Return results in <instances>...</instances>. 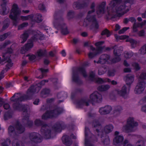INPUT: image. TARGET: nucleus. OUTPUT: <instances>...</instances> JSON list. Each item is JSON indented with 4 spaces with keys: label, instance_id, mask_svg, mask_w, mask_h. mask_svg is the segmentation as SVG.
Returning a JSON list of instances; mask_svg holds the SVG:
<instances>
[{
    "label": "nucleus",
    "instance_id": "obj_31",
    "mask_svg": "<svg viewBox=\"0 0 146 146\" xmlns=\"http://www.w3.org/2000/svg\"><path fill=\"white\" fill-rule=\"evenodd\" d=\"M33 46V44L32 41H31L30 42H28L22 48L21 51L23 50L24 51H28Z\"/></svg>",
    "mask_w": 146,
    "mask_h": 146
},
{
    "label": "nucleus",
    "instance_id": "obj_1",
    "mask_svg": "<svg viewBox=\"0 0 146 146\" xmlns=\"http://www.w3.org/2000/svg\"><path fill=\"white\" fill-rule=\"evenodd\" d=\"M63 12L61 10L56 11L54 15V21L53 25L54 27L58 30H61V33L63 35L68 34L69 32L66 24L64 23L62 17Z\"/></svg>",
    "mask_w": 146,
    "mask_h": 146
},
{
    "label": "nucleus",
    "instance_id": "obj_33",
    "mask_svg": "<svg viewBox=\"0 0 146 146\" xmlns=\"http://www.w3.org/2000/svg\"><path fill=\"white\" fill-rule=\"evenodd\" d=\"M106 5V2H102L99 5L98 10L100 13L104 14L105 12V6Z\"/></svg>",
    "mask_w": 146,
    "mask_h": 146
},
{
    "label": "nucleus",
    "instance_id": "obj_48",
    "mask_svg": "<svg viewBox=\"0 0 146 146\" xmlns=\"http://www.w3.org/2000/svg\"><path fill=\"white\" fill-rule=\"evenodd\" d=\"M13 52V50L11 46L10 47L7 48L6 50V52L3 53L2 57H4L6 56H7L6 55L7 54H12Z\"/></svg>",
    "mask_w": 146,
    "mask_h": 146
},
{
    "label": "nucleus",
    "instance_id": "obj_16",
    "mask_svg": "<svg viewBox=\"0 0 146 146\" xmlns=\"http://www.w3.org/2000/svg\"><path fill=\"white\" fill-rule=\"evenodd\" d=\"M146 84V83L145 81L139 82L135 89V93L137 94L142 93L145 89Z\"/></svg>",
    "mask_w": 146,
    "mask_h": 146
},
{
    "label": "nucleus",
    "instance_id": "obj_28",
    "mask_svg": "<svg viewBox=\"0 0 146 146\" xmlns=\"http://www.w3.org/2000/svg\"><path fill=\"white\" fill-rule=\"evenodd\" d=\"M118 8L117 7L116 8V14L114 15H115V19L117 17H120L123 15L125 13L129 11V8H127L126 9H123L121 11H117V9Z\"/></svg>",
    "mask_w": 146,
    "mask_h": 146
},
{
    "label": "nucleus",
    "instance_id": "obj_15",
    "mask_svg": "<svg viewBox=\"0 0 146 146\" xmlns=\"http://www.w3.org/2000/svg\"><path fill=\"white\" fill-rule=\"evenodd\" d=\"M95 73L93 71H91L89 73V78L92 82H94L98 84H102L105 82V81L101 78H95Z\"/></svg>",
    "mask_w": 146,
    "mask_h": 146
},
{
    "label": "nucleus",
    "instance_id": "obj_56",
    "mask_svg": "<svg viewBox=\"0 0 146 146\" xmlns=\"http://www.w3.org/2000/svg\"><path fill=\"white\" fill-rule=\"evenodd\" d=\"M8 131L9 133L10 134H11L13 133L16 134L15 128L12 125H10L9 126L8 128Z\"/></svg>",
    "mask_w": 146,
    "mask_h": 146
},
{
    "label": "nucleus",
    "instance_id": "obj_53",
    "mask_svg": "<svg viewBox=\"0 0 146 146\" xmlns=\"http://www.w3.org/2000/svg\"><path fill=\"white\" fill-rule=\"evenodd\" d=\"M10 34L9 32L5 33L0 36V41H3L5 40Z\"/></svg>",
    "mask_w": 146,
    "mask_h": 146
},
{
    "label": "nucleus",
    "instance_id": "obj_64",
    "mask_svg": "<svg viewBox=\"0 0 146 146\" xmlns=\"http://www.w3.org/2000/svg\"><path fill=\"white\" fill-rule=\"evenodd\" d=\"M97 55V53L95 52H90L88 54V57L90 58H92Z\"/></svg>",
    "mask_w": 146,
    "mask_h": 146
},
{
    "label": "nucleus",
    "instance_id": "obj_36",
    "mask_svg": "<svg viewBox=\"0 0 146 146\" xmlns=\"http://www.w3.org/2000/svg\"><path fill=\"white\" fill-rule=\"evenodd\" d=\"M12 145V146H25L24 144L22 141L17 139L13 140Z\"/></svg>",
    "mask_w": 146,
    "mask_h": 146
},
{
    "label": "nucleus",
    "instance_id": "obj_51",
    "mask_svg": "<svg viewBox=\"0 0 146 146\" xmlns=\"http://www.w3.org/2000/svg\"><path fill=\"white\" fill-rule=\"evenodd\" d=\"M75 13L72 11H70L67 13V15L68 17V19L70 20L74 18L75 16Z\"/></svg>",
    "mask_w": 146,
    "mask_h": 146
},
{
    "label": "nucleus",
    "instance_id": "obj_29",
    "mask_svg": "<svg viewBox=\"0 0 146 146\" xmlns=\"http://www.w3.org/2000/svg\"><path fill=\"white\" fill-rule=\"evenodd\" d=\"M73 7H75L77 9H82L88 6V4L85 2L81 4L79 2L76 1L73 4Z\"/></svg>",
    "mask_w": 146,
    "mask_h": 146
},
{
    "label": "nucleus",
    "instance_id": "obj_24",
    "mask_svg": "<svg viewBox=\"0 0 146 146\" xmlns=\"http://www.w3.org/2000/svg\"><path fill=\"white\" fill-rule=\"evenodd\" d=\"M62 140L63 143L66 145L70 146L72 144V141L69 136L67 135H63L62 137Z\"/></svg>",
    "mask_w": 146,
    "mask_h": 146
},
{
    "label": "nucleus",
    "instance_id": "obj_46",
    "mask_svg": "<svg viewBox=\"0 0 146 146\" xmlns=\"http://www.w3.org/2000/svg\"><path fill=\"white\" fill-rule=\"evenodd\" d=\"M4 24L2 27V29L5 30L9 26L10 23V20L8 18L6 19L4 21Z\"/></svg>",
    "mask_w": 146,
    "mask_h": 146
},
{
    "label": "nucleus",
    "instance_id": "obj_49",
    "mask_svg": "<svg viewBox=\"0 0 146 146\" xmlns=\"http://www.w3.org/2000/svg\"><path fill=\"white\" fill-rule=\"evenodd\" d=\"M145 80H146V72H143L139 76V82L144 81Z\"/></svg>",
    "mask_w": 146,
    "mask_h": 146
},
{
    "label": "nucleus",
    "instance_id": "obj_52",
    "mask_svg": "<svg viewBox=\"0 0 146 146\" xmlns=\"http://www.w3.org/2000/svg\"><path fill=\"white\" fill-rule=\"evenodd\" d=\"M11 43V42L9 40H6L3 44L0 45V49L1 50L5 48L8 45Z\"/></svg>",
    "mask_w": 146,
    "mask_h": 146
},
{
    "label": "nucleus",
    "instance_id": "obj_22",
    "mask_svg": "<svg viewBox=\"0 0 146 146\" xmlns=\"http://www.w3.org/2000/svg\"><path fill=\"white\" fill-rule=\"evenodd\" d=\"M123 140L124 137L122 135L116 136L113 140V144L116 146H120L122 144Z\"/></svg>",
    "mask_w": 146,
    "mask_h": 146
},
{
    "label": "nucleus",
    "instance_id": "obj_17",
    "mask_svg": "<svg viewBox=\"0 0 146 146\" xmlns=\"http://www.w3.org/2000/svg\"><path fill=\"white\" fill-rule=\"evenodd\" d=\"M123 3H122L118 7L117 9V11H121L123 9H126L127 8L129 9L130 8L131 5L134 3V0H125Z\"/></svg>",
    "mask_w": 146,
    "mask_h": 146
},
{
    "label": "nucleus",
    "instance_id": "obj_18",
    "mask_svg": "<svg viewBox=\"0 0 146 146\" xmlns=\"http://www.w3.org/2000/svg\"><path fill=\"white\" fill-rule=\"evenodd\" d=\"M96 131L98 133V136L100 137L101 138L102 142L105 145H108L110 143V140L108 136H106L105 138L103 139L104 137V133L102 131H100V129H96Z\"/></svg>",
    "mask_w": 146,
    "mask_h": 146
},
{
    "label": "nucleus",
    "instance_id": "obj_54",
    "mask_svg": "<svg viewBox=\"0 0 146 146\" xmlns=\"http://www.w3.org/2000/svg\"><path fill=\"white\" fill-rule=\"evenodd\" d=\"M11 141L9 139L7 138L4 142L1 143V146H9Z\"/></svg>",
    "mask_w": 146,
    "mask_h": 146
},
{
    "label": "nucleus",
    "instance_id": "obj_4",
    "mask_svg": "<svg viewBox=\"0 0 146 146\" xmlns=\"http://www.w3.org/2000/svg\"><path fill=\"white\" fill-rule=\"evenodd\" d=\"M63 109L60 107H56L52 110H47L42 116V119L43 120H47L56 117L59 115L63 112Z\"/></svg>",
    "mask_w": 146,
    "mask_h": 146
},
{
    "label": "nucleus",
    "instance_id": "obj_34",
    "mask_svg": "<svg viewBox=\"0 0 146 146\" xmlns=\"http://www.w3.org/2000/svg\"><path fill=\"white\" fill-rule=\"evenodd\" d=\"M122 110V108L121 106H116L113 110V114L115 116H118L120 114Z\"/></svg>",
    "mask_w": 146,
    "mask_h": 146
},
{
    "label": "nucleus",
    "instance_id": "obj_50",
    "mask_svg": "<svg viewBox=\"0 0 146 146\" xmlns=\"http://www.w3.org/2000/svg\"><path fill=\"white\" fill-rule=\"evenodd\" d=\"M101 35L102 36L106 35L107 37H109L111 36V34L110 31L107 29H106L102 31Z\"/></svg>",
    "mask_w": 146,
    "mask_h": 146
},
{
    "label": "nucleus",
    "instance_id": "obj_7",
    "mask_svg": "<svg viewBox=\"0 0 146 146\" xmlns=\"http://www.w3.org/2000/svg\"><path fill=\"white\" fill-rule=\"evenodd\" d=\"M92 126L94 128H97V129L100 130V131H103L101 130L102 126L101 124L100 123L99 121L97 119H94L93 122ZM113 127L112 125L109 124L106 126L104 129V131L106 134H108L111 132L113 129Z\"/></svg>",
    "mask_w": 146,
    "mask_h": 146
},
{
    "label": "nucleus",
    "instance_id": "obj_20",
    "mask_svg": "<svg viewBox=\"0 0 146 146\" xmlns=\"http://www.w3.org/2000/svg\"><path fill=\"white\" fill-rule=\"evenodd\" d=\"M110 58L109 55L107 54H103L99 57V60L97 61V63L104 64L108 62Z\"/></svg>",
    "mask_w": 146,
    "mask_h": 146
},
{
    "label": "nucleus",
    "instance_id": "obj_19",
    "mask_svg": "<svg viewBox=\"0 0 146 146\" xmlns=\"http://www.w3.org/2000/svg\"><path fill=\"white\" fill-rule=\"evenodd\" d=\"M112 110V108L111 106L107 105L100 108L99 112L101 115H106L110 113Z\"/></svg>",
    "mask_w": 146,
    "mask_h": 146
},
{
    "label": "nucleus",
    "instance_id": "obj_6",
    "mask_svg": "<svg viewBox=\"0 0 146 146\" xmlns=\"http://www.w3.org/2000/svg\"><path fill=\"white\" fill-rule=\"evenodd\" d=\"M21 12V11L18 5L16 3L12 5L9 17L11 20L14 21L13 24L15 26L17 25V21Z\"/></svg>",
    "mask_w": 146,
    "mask_h": 146
},
{
    "label": "nucleus",
    "instance_id": "obj_25",
    "mask_svg": "<svg viewBox=\"0 0 146 146\" xmlns=\"http://www.w3.org/2000/svg\"><path fill=\"white\" fill-rule=\"evenodd\" d=\"M3 1V3L1 5L2 7V9L0 10V13L1 14L3 15H6L8 13L9 10L7 11V9L6 7V5L7 2L6 0H2Z\"/></svg>",
    "mask_w": 146,
    "mask_h": 146
},
{
    "label": "nucleus",
    "instance_id": "obj_37",
    "mask_svg": "<svg viewBox=\"0 0 146 146\" xmlns=\"http://www.w3.org/2000/svg\"><path fill=\"white\" fill-rule=\"evenodd\" d=\"M86 19L88 22H92L93 23H94L97 20L95 15H87Z\"/></svg>",
    "mask_w": 146,
    "mask_h": 146
},
{
    "label": "nucleus",
    "instance_id": "obj_42",
    "mask_svg": "<svg viewBox=\"0 0 146 146\" xmlns=\"http://www.w3.org/2000/svg\"><path fill=\"white\" fill-rule=\"evenodd\" d=\"M12 113L11 111L9 110L6 112L4 115V118L5 120H7L12 117Z\"/></svg>",
    "mask_w": 146,
    "mask_h": 146
},
{
    "label": "nucleus",
    "instance_id": "obj_11",
    "mask_svg": "<svg viewBox=\"0 0 146 146\" xmlns=\"http://www.w3.org/2000/svg\"><path fill=\"white\" fill-rule=\"evenodd\" d=\"M67 125L62 121L56 122L52 127V129L56 132L60 133L62 130L65 129Z\"/></svg>",
    "mask_w": 146,
    "mask_h": 146
},
{
    "label": "nucleus",
    "instance_id": "obj_44",
    "mask_svg": "<svg viewBox=\"0 0 146 146\" xmlns=\"http://www.w3.org/2000/svg\"><path fill=\"white\" fill-rule=\"evenodd\" d=\"M115 16L114 15H113L112 13L108 12L107 14L105 16V19L107 21L110 20L112 21L113 19H115Z\"/></svg>",
    "mask_w": 146,
    "mask_h": 146
},
{
    "label": "nucleus",
    "instance_id": "obj_57",
    "mask_svg": "<svg viewBox=\"0 0 146 146\" xmlns=\"http://www.w3.org/2000/svg\"><path fill=\"white\" fill-rule=\"evenodd\" d=\"M139 51L142 54H146V44L141 47Z\"/></svg>",
    "mask_w": 146,
    "mask_h": 146
},
{
    "label": "nucleus",
    "instance_id": "obj_60",
    "mask_svg": "<svg viewBox=\"0 0 146 146\" xmlns=\"http://www.w3.org/2000/svg\"><path fill=\"white\" fill-rule=\"evenodd\" d=\"M132 66L134 68L135 70L136 71H138L140 69V67L139 64L135 62L133 63Z\"/></svg>",
    "mask_w": 146,
    "mask_h": 146
},
{
    "label": "nucleus",
    "instance_id": "obj_5",
    "mask_svg": "<svg viewBox=\"0 0 146 146\" xmlns=\"http://www.w3.org/2000/svg\"><path fill=\"white\" fill-rule=\"evenodd\" d=\"M90 100L86 101V99L84 100V105L86 106L89 105V103H91L93 105H94L95 103H100L102 102V95L98 92L95 91L90 96Z\"/></svg>",
    "mask_w": 146,
    "mask_h": 146
},
{
    "label": "nucleus",
    "instance_id": "obj_47",
    "mask_svg": "<svg viewBox=\"0 0 146 146\" xmlns=\"http://www.w3.org/2000/svg\"><path fill=\"white\" fill-rule=\"evenodd\" d=\"M133 55V53L131 51H125L124 53V57L126 59H129Z\"/></svg>",
    "mask_w": 146,
    "mask_h": 146
},
{
    "label": "nucleus",
    "instance_id": "obj_23",
    "mask_svg": "<svg viewBox=\"0 0 146 146\" xmlns=\"http://www.w3.org/2000/svg\"><path fill=\"white\" fill-rule=\"evenodd\" d=\"M124 79L125 81L126 84L129 86L130 88L131 85L134 80V76L133 75L128 74L124 77Z\"/></svg>",
    "mask_w": 146,
    "mask_h": 146
},
{
    "label": "nucleus",
    "instance_id": "obj_9",
    "mask_svg": "<svg viewBox=\"0 0 146 146\" xmlns=\"http://www.w3.org/2000/svg\"><path fill=\"white\" fill-rule=\"evenodd\" d=\"M31 100L26 94L22 95L20 93H16L11 98V101L13 102H21L27 100Z\"/></svg>",
    "mask_w": 146,
    "mask_h": 146
},
{
    "label": "nucleus",
    "instance_id": "obj_3",
    "mask_svg": "<svg viewBox=\"0 0 146 146\" xmlns=\"http://www.w3.org/2000/svg\"><path fill=\"white\" fill-rule=\"evenodd\" d=\"M34 123L36 126H41L40 131L45 139H48L52 138L51 135V131L50 129L47 128L48 127L47 124L44 123L43 121L38 119L35 120Z\"/></svg>",
    "mask_w": 146,
    "mask_h": 146
},
{
    "label": "nucleus",
    "instance_id": "obj_63",
    "mask_svg": "<svg viewBox=\"0 0 146 146\" xmlns=\"http://www.w3.org/2000/svg\"><path fill=\"white\" fill-rule=\"evenodd\" d=\"M137 146H145V143L141 140H138L136 143V144H137Z\"/></svg>",
    "mask_w": 146,
    "mask_h": 146
},
{
    "label": "nucleus",
    "instance_id": "obj_26",
    "mask_svg": "<svg viewBox=\"0 0 146 146\" xmlns=\"http://www.w3.org/2000/svg\"><path fill=\"white\" fill-rule=\"evenodd\" d=\"M15 127L18 133L19 134L23 133L25 131V128L24 127L19 121H17L15 125Z\"/></svg>",
    "mask_w": 146,
    "mask_h": 146
},
{
    "label": "nucleus",
    "instance_id": "obj_30",
    "mask_svg": "<svg viewBox=\"0 0 146 146\" xmlns=\"http://www.w3.org/2000/svg\"><path fill=\"white\" fill-rule=\"evenodd\" d=\"M29 36V31L25 30L24 31L23 33L21 35L20 38L22 40L21 43H24L27 40Z\"/></svg>",
    "mask_w": 146,
    "mask_h": 146
},
{
    "label": "nucleus",
    "instance_id": "obj_41",
    "mask_svg": "<svg viewBox=\"0 0 146 146\" xmlns=\"http://www.w3.org/2000/svg\"><path fill=\"white\" fill-rule=\"evenodd\" d=\"M50 92V90L49 89L44 88L43 89L41 92L40 96L42 97H44L45 95H49Z\"/></svg>",
    "mask_w": 146,
    "mask_h": 146
},
{
    "label": "nucleus",
    "instance_id": "obj_59",
    "mask_svg": "<svg viewBox=\"0 0 146 146\" xmlns=\"http://www.w3.org/2000/svg\"><path fill=\"white\" fill-rule=\"evenodd\" d=\"M121 60L120 56H115L111 59V61L112 63H115L119 62Z\"/></svg>",
    "mask_w": 146,
    "mask_h": 146
},
{
    "label": "nucleus",
    "instance_id": "obj_43",
    "mask_svg": "<svg viewBox=\"0 0 146 146\" xmlns=\"http://www.w3.org/2000/svg\"><path fill=\"white\" fill-rule=\"evenodd\" d=\"M122 52V50L120 47L117 49H115L113 50V54L115 56H120L121 53Z\"/></svg>",
    "mask_w": 146,
    "mask_h": 146
},
{
    "label": "nucleus",
    "instance_id": "obj_10",
    "mask_svg": "<svg viewBox=\"0 0 146 146\" xmlns=\"http://www.w3.org/2000/svg\"><path fill=\"white\" fill-rule=\"evenodd\" d=\"M31 100L26 94L22 95L20 93H16L11 98V101L13 102H21L27 100Z\"/></svg>",
    "mask_w": 146,
    "mask_h": 146
},
{
    "label": "nucleus",
    "instance_id": "obj_14",
    "mask_svg": "<svg viewBox=\"0 0 146 146\" xmlns=\"http://www.w3.org/2000/svg\"><path fill=\"white\" fill-rule=\"evenodd\" d=\"M40 89V87L32 85L27 90L26 94L31 100L32 99L34 94L35 93H38Z\"/></svg>",
    "mask_w": 146,
    "mask_h": 146
},
{
    "label": "nucleus",
    "instance_id": "obj_39",
    "mask_svg": "<svg viewBox=\"0 0 146 146\" xmlns=\"http://www.w3.org/2000/svg\"><path fill=\"white\" fill-rule=\"evenodd\" d=\"M84 98H82L80 100H76L74 102L79 108H82L84 105Z\"/></svg>",
    "mask_w": 146,
    "mask_h": 146
},
{
    "label": "nucleus",
    "instance_id": "obj_8",
    "mask_svg": "<svg viewBox=\"0 0 146 146\" xmlns=\"http://www.w3.org/2000/svg\"><path fill=\"white\" fill-rule=\"evenodd\" d=\"M138 125V123L134 121L133 117H130L127 121V124L123 126V129L126 133L131 132L133 128L137 126Z\"/></svg>",
    "mask_w": 146,
    "mask_h": 146
},
{
    "label": "nucleus",
    "instance_id": "obj_45",
    "mask_svg": "<svg viewBox=\"0 0 146 146\" xmlns=\"http://www.w3.org/2000/svg\"><path fill=\"white\" fill-rule=\"evenodd\" d=\"M46 54V50H43L41 49H40L37 50V54L38 57L45 56Z\"/></svg>",
    "mask_w": 146,
    "mask_h": 146
},
{
    "label": "nucleus",
    "instance_id": "obj_27",
    "mask_svg": "<svg viewBox=\"0 0 146 146\" xmlns=\"http://www.w3.org/2000/svg\"><path fill=\"white\" fill-rule=\"evenodd\" d=\"M67 93L66 92L62 91L58 93L57 95V97L58 99H62V100H59L58 102L60 103L64 101V100L67 97Z\"/></svg>",
    "mask_w": 146,
    "mask_h": 146
},
{
    "label": "nucleus",
    "instance_id": "obj_21",
    "mask_svg": "<svg viewBox=\"0 0 146 146\" xmlns=\"http://www.w3.org/2000/svg\"><path fill=\"white\" fill-rule=\"evenodd\" d=\"M90 132V131L89 128L88 127L86 126L85 127V146H94L93 144H92L91 143L90 141L88 139V135Z\"/></svg>",
    "mask_w": 146,
    "mask_h": 146
},
{
    "label": "nucleus",
    "instance_id": "obj_58",
    "mask_svg": "<svg viewBox=\"0 0 146 146\" xmlns=\"http://www.w3.org/2000/svg\"><path fill=\"white\" fill-rule=\"evenodd\" d=\"M28 25V23L27 22L23 23L18 26V30H21L23 28L27 27Z\"/></svg>",
    "mask_w": 146,
    "mask_h": 146
},
{
    "label": "nucleus",
    "instance_id": "obj_13",
    "mask_svg": "<svg viewBox=\"0 0 146 146\" xmlns=\"http://www.w3.org/2000/svg\"><path fill=\"white\" fill-rule=\"evenodd\" d=\"M15 102L12 105L13 108L14 110L23 111L24 113L27 112L28 108L27 106L20 104L19 102Z\"/></svg>",
    "mask_w": 146,
    "mask_h": 146
},
{
    "label": "nucleus",
    "instance_id": "obj_2",
    "mask_svg": "<svg viewBox=\"0 0 146 146\" xmlns=\"http://www.w3.org/2000/svg\"><path fill=\"white\" fill-rule=\"evenodd\" d=\"M89 63L88 62H84L82 66L74 67L72 70V80L73 82L78 83L80 81V80L78 72L82 74L84 77L87 76L85 66H88Z\"/></svg>",
    "mask_w": 146,
    "mask_h": 146
},
{
    "label": "nucleus",
    "instance_id": "obj_62",
    "mask_svg": "<svg viewBox=\"0 0 146 146\" xmlns=\"http://www.w3.org/2000/svg\"><path fill=\"white\" fill-rule=\"evenodd\" d=\"M115 71L113 70H109L108 71V74L109 76H113L115 75Z\"/></svg>",
    "mask_w": 146,
    "mask_h": 146
},
{
    "label": "nucleus",
    "instance_id": "obj_32",
    "mask_svg": "<svg viewBox=\"0 0 146 146\" xmlns=\"http://www.w3.org/2000/svg\"><path fill=\"white\" fill-rule=\"evenodd\" d=\"M127 89L126 86L124 85L121 90L117 91V93L121 96L124 97L127 94Z\"/></svg>",
    "mask_w": 146,
    "mask_h": 146
},
{
    "label": "nucleus",
    "instance_id": "obj_38",
    "mask_svg": "<svg viewBox=\"0 0 146 146\" xmlns=\"http://www.w3.org/2000/svg\"><path fill=\"white\" fill-rule=\"evenodd\" d=\"M126 42H129L131 44V47L133 48H135L137 46V42L136 40L131 38H129L126 40Z\"/></svg>",
    "mask_w": 146,
    "mask_h": 146
},
{
    "label": "nucleus",
    "instance_id": "obj_55",
    "mask_svg": "<svg viewBox=\"0 0 146 146\" xmlns=\"http://www.w3.org/2000/svg\"><path fill=\"white\" fill-rule=\"evenodd\" d=\"M26 56L28 57V59L30 61H33L36 58V55L33 54H29Z\"/></svg>",
    "mask_w": 146,
    "mask_h": 146
},
{
    "label": "nucleus",
    "instance_id": "obj_61",
    "mask_svg": "<svg viewBox=\"0 0 146 146\" xmlns=\"http://www.w3.org/2000/svg\"><path fill=\"white\" fill-rule=\"evenodd\" d=\"M129 27H124L122 29L119 30L118 31V33L119 34H121L124 33L125 32L129 29Z\"/></svg>",
    "mask_w": 146,
    "mask_h": 146
},
{
    "label": "nucleus",
    "instance_id": "obj_40",
    "mask_svg": "<svg viewBox=\"0 0 146 146\" xmlns=\"http://www.w3.org/2000/svg\"><path fill=\"white\" fill-rule=\"evenodd\" d=\"M42 16L41 14L40 13L36 14L34 20L37 23H40L42 21Z\"/></svg>",
    "mask_w": 146,
    "mask_h": 146
},
{
    "label": "nucleus",
    "instance_id": "obj_12",
    "mask_svg": "<svg viewBox=\"0 0 146 146\" xmlns=\"http://www.w3.org/2000/svg\"><path fill=\"white\" fill-rule=\"evenodd\" d=\"M29 137L31 141L36 143L41 142L42 139L41 135L35 132L29 133Z\"/></svg>",
    "mask_w": 146,
    "mask_h": 146
},
{
    "label": "nucleus",
    "instance_id": "obj_35",
    "mask_svg": "<svg viewBox=\"0 0 146 146\" xmlns=\"http://www.w3.org/2000/svg\"><path fill=\"white\" fill-rule=\"evenodd\" d=\"M110 87V86L108 85H101L98 86L97 89L99 91H104L108 90Z\"/></svg>",
    "mask_w": 146,
    "mask_h": 146
}]
</instances>
